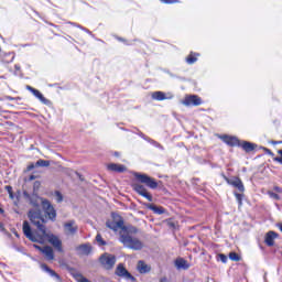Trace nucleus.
<instances>
[{"mask_svg":"<svg viewBox=\"0 0 282 282\" xmlns=\"http://www.w3.org/2000/svg\"><path fill=\"white\" fill-rule=\"evenodd\" d=\"M28 217L31 224H33V226H36L40 232H32V227H30V223H28V220H24L22 230L26 239L33 241L34 243H45V240L47 239L48 243H51V246H53V248H55L57 252H63V241H61V238H58L54 234H47V228L45 227L47 220L45 219V216H43L41 209H30L28 213Z\"/></svg>","mask_w":282,"mask_h":282,"instance_id":"obj_1","label":"nucleus"},{"mask_svg":"<svg viewBox=\"0 0 282 282\" xmlns=\"http://www.w3.org/2000/svg\"><path fill=\"white\" fill-rule=\"evenodd\" d=\"M119 241L124 246V248H129L130 250H142L144 248V243L138 238H133L126 231L119 232Z\"/></svg>","mask_w":282,"mask_h":282,"instance_id":"obj_2","label":"nucleus"},{"mask_svg":"<svg viewBox=\"0 0 282 282\" xmlns=\"http://www.w3.org/2000/svg\"><path fill=\"white\" fill-rule=\"evenodd\" d=\"M134 177L139 182H141V184H145V186H148V188H152V189L158 188V181H155V178H153L147 174L137 173V174H134Z\"/></svg>","mask_w":282,"mask_h":282,"instance_id":"obj_3","label":"nucleus"},{"mask_svg":"<svg viewBox=\"0 0 282 282\" xmlns=\"http://www.w3.org/2000/svg\"><path fill=\"white\" fill-rule=\"evenodd\" d=\"M42 208L51 221H56V209L47 199H42Z\"/></svg>","mask_w":282,"mask_h":282,"instance_id":"obj_4","label":"nucleus"},{"mask_svg":"<svg viewBox=\"0 0 282 282\" xmlns=\"http://www.w3.org/2000/svg\"><path fill=\"white\" fill-rule=\"evenodd\" d=\"M99 262L105 268V270H111L116 265V256L104 253L99 258Z\"/></svg>","mask_w":282,"mask_h":282,"instance_id":"obj_5","label":"nucleus"},{"mask_svg":"<svg viewBox=\"0 0 282 282\" xmlns=\"http://www.w3.org/2000/svg\"><path fill=\"white\" fill-rule=\"evenodd\" d=\"M78 232V225L76 220H68L64 223V234L68 237H74Z\"/></svg>","mask_w":282,"mask_h":282,"instance_id":"obj_6","label":"nucleus"},{"mask_svg":"<svg viewBox=\"0 0 282 282\" xmlns=\"http://www.w3.org/2000/svg\"><path fill=\"white\" fill-rule=\"evenodd\" d=\"M185 107H199L202 105V98L197 95H187L183 100Z\"/></svg>","mask_w":282,"mask_h":282,"instance_id":"obj_7","label":"nucleus"},{"mask_svg":"<svg viewBox=\"0 0 282 282\" xmlns=\"http://www.w3.org/2000/svg\"><path fill=\"white\" fill-rule=\"evenodd\" d=\"M115 274H117V276H122L123 279H127L128 281H135V278L127 271V268H124V264L120 263L117 265V269L115 271Z\"/></svg>","mask_w":282,"mask_h":282,"instance_id":"obj_8","label":"nucleus"},{"mask_svg":"<svg viewBox=\"0 0 282 282\" xmlns=\"http://www.w3.org/2000/svg\"><path fill=\"white\" fill-rule=\"evenodd\" d=\"M133 188H134L135 193H138L142 197H145V199H148V202H153V196L151 194H149V192L147 191V187H144V185L134 184Z\"/></svg>","mask_w":282,"mask_h":282,"instance_id":"obj_9","label":"nucleus"},{"mask_svg":"<svg viewBox=\"0 0 282 282\" xmlns=\"http://www.w3.org/2000/svg\"><path fill=\"white\" fill-rule=\"evenodd\" d=\"M226 182L230 184V186H234L239 191V193H243L246 191V187L243 186V182H241V178L234 177V178H226Z\"/></svg>","mask_w":282,"mask_h":282,"instance_id":"obj_10","label":"nucleus"},{"mask_svg":"<svg viewBox=\"0 0 282 282\" xmlns=\"http://www.w3.org/2000/svg\"><path fill=\"white\" fill-rule=\"evenodd\" d=\"M77 254L82 257H89L91 254V245L85 243V245H79L75 248Z\"/></svg>","mask_w":282,"mask_h":282,"instance_id":"obj_11","label":"nucleus"},{"mask_svg":"<svg viewBox=\"0 0 282 282\" xmlns=\"http://www.w3.org/2000/svg\"><path fill=\"white\" fill-rule=\"evenodd\" d=\"M25 197H28L31 206H33L34 208H39V206H41V204H43V200L42 199H45V198H41L39 197V195L36 194H33V195H28V194H24Z\"/></svg>","mask_w":282,"mask_h":282,"instance_id":"obj_12","label":"nucleus"},{"mask_svg":"<svg viewBox=\"0 0 282 282\" xmlns=\"http://www.w3.org/2000/svg\"><path fill=\"white\" fill-rule=\"evenodd\" d=\"M26 89H28V91H31V94H33V96H35V98H39V99L43 102V105H48V104H50V100H47V99L43 96V94H41V93L39 91V89H35V88L32 87V86H26Z\"/></svg>","mask_w":282,"mask_h":282,"instance_id":"obj_13","label":"nucleus"},{"mask_svg":"<svg viewBox=\"0 0 282 282\" xmlns=\"http://www.w3.org/2000/svg\"><path fill=\"white\" fill-rule=\"evenodd\" d=\"M279 238V234L276 231H269L264 236V243L269 247L274 246V239Z\"/></svg>","mask_w":282,"mask_h":282,"instance_id":"obj_14","label":"nucleus"},{"mask_svg":"<svg viewBox=\"0 0 282 282\" xmlns=\"http://www.w3.org/2000/svg\"><path fill=\"white\" fill-rule=\"evenodd\" d=\"M106 226H107V228H110V230L118 231L119 228L122 230V226H124V221L122 219H120L118 221L108 220L106 223Z\"/></svg>","mask_w":282,"mask_h":282,"instance_id":"obj_15","label":"nucleus"},{"mask_svg":"<svg viewBox=\"0 0 282 282\" xmlns=\"http://www.w3.org/2000/svg\"><path fill=\"white\" fill-rule=\"evenodd\" d=\"M108 171H112L113 173H124L127 171V166L117 163H110L107 165Z\"/></svg>","mask_w":282,"mask_h":282,"instance_id":"obj_16","label":"nucleus"},{"mask_svg":"<svg viewBox=\"0 0 282 282\" xmlns=\"http://www.w3.org/2000/svg\"><path fill=\"white\" fill-rule=\"evenodd\" d=\"M42 254L45 257L46 261H54V249L50 246H44Z\"/></svg>","mask_w":282,"mask_h":282,"instance_id":"obj_17","label":"nucleus"},{"mask_svg":"<svg viewBox=\"0 0 282 282\" xmlns=\"http://www.w3.org/2000/svg\"><path fill=\"white\" fill-rule=\"evenodd\" d=\"M137 270L140 274H147L148 272H151V265L145 264L144 261L140 260L137 264Z\"/></svg>","mask_w":282,"mask_h":282,"instance_id":"obj_18","label":"nucleus"},{"mask_svg":"<svg viewBox=\"0 0 282 282\" xmlns=\"http://www.w3.org/2000/svg\"><path fill=\"white\" fill-rule=\"evenodd\" d=\"M175 267L177 268V270H188V268H191V264L183 258H178L175 260Z\"/></svg>","mask_w":282,"mask_h":282,"instance_id":"obj_19","label":"nucleus"},{"mask_svg":"<svg viewBox=\"0 0 282 282\" xmlns=\"http://www.w3.org/2000/svg\"><path fill=\"white\" fill-rule=\"evenodd\" d=\"M14 61V53H1L0 54V62L4 64L12 63Z\"/></svg>","mask_w":282,"mask_h":282,"instance_id":"obj_20","label":"nucleus"},{"mask_svg":"<svg viewBox=\"0 0 282 282\" xmlns=\"http://www.w3.org/2000/svg\"><path fill=\"white\" fill-rule=\"evenodd\" d=\"M41 268H42V270H44V272H47L51 276H54L55 279H57V281H61V275H58V273H56V271L50 269V267H47V264H42Z\"/></svg>","mask_w":282,"mask_h":282,"instance_id":"obj_21","label":"nucleus"},{"mask_svg":"<svg viewBox=\"0 0 282 282\" xmlns=\"http://www.w3.org/2000/svg\"><path fill=\"white\" fill-rule=\"evenodd\" d=\"M148 208L150 210H153L155 215H164L166 213V209L162 206H156V205H148Z\"/></svg>","mask_w":282,"mask_h":282,"instance_id":"obj_22","label":"nucleus"},{"mask_svg":"<svg viewBox=\"0 0 282 282\" xmlns=\"http://www.w3.org/2000/svg\"><path fill=\"white\" fill-rule=\"evenodd\" d=\"M120 232H127V235H129L131 237V235H137L138 232V228L133 227V226H128L126 227L124 225L122 226Z\"/></svg>","mask_w":282,"mask_h":282,"instance_id":"obj_23","label":"nucleus"},{"mask_svg":"<svg viewBox=\"0 0 282 282\" xmlns=\"http://www.w3.org/2000/svg\"><path fill=\"white\" fill-rule=\"evenodd\" d=\"M225 142L229 147H237V144H239V139L235 137H225Z\"/></svg>","mask_w":282,"mask_h":282,"instance_id":"obj_24","label":"nucleus"},{"mask_svg":"<svg viewBox=\"0 0 282 282\" xmlns=\"http://www.w3.org/2000/svg\"><path fill=\"white\" fill-rule=\"evenodd\" d=\"M256 147H257L256 144L248 141H245L242 143V149L243 151H246V153H250L251 151H254Z\"/></svg>","mask_w":282,"mask_h":282,"instance_id":"obj_25","label":"nucleus"},{"mask_svg":"<svg viewBox=\"0 0 282 282\" xmlns=\"http://www.w3.org/2000/svg\"><path fill=\"white\" fill-rule=\"evenodd\" d=\"M197 56H199L198 53H191L187 57H186V63L188 65H194V63H197Z\"/></svg>","mask_w":282,"mask_h":282,"instance_id":"obj_26","label":"nucleus"},{"mask_svg":"<svg viewBox=\"0 0 282 282\" xmlns=\"http://www.w3.org/2000/svg\"><path fill=\"white\" fill-rule=\"evenodd\" d=\"M152 98H153V100H166V94H164L162 91H154L152 94Z\"/></svg>","mask_w":282,"mask_h":282,"instance_id":"obj_27","label":"nucleus"},{"mask_svg":"<svg viewBox=\"0 0 282 282\" xmlns=\"http://www.w3.org/2000/svg\"><path fill=\"white\" fill-rule=\"evenodd\" d=\"M229 259H230L231 261H241V257H240L239 253H237V252H230V253H229Z\"/></svg>","mask_w":282,"mask_h":282,"instance_id":"obj_28","label":"nucleus"},{"mask_svg":"<svg viewBox=\"0 0 282 282\" xmlns=\"http://www.w3.org/2000/svg\"><path fill=\"white\" fill-rule=\"evenodd\" d=\"M35 166H50V161H45V160H37L35 163Z\"/></svg>","mask_w":282,"mask_h":282,"instance_id":"obj_29","label":"nucleus"},{"mask_svg":"<svg viewBox=\"0 0 282 282\" xmlns=\"http://www.w3.org/2000/svg\"><path fill=\"white\" fill-rule=\"evenodd\" d=\"M268 195L272 198V199H275L276 202H279V199H281V196H279V194L272 192V191H269L268 192Z\"/></svg>","mask_w":282,"mask_h":282,"instance_id":"obj_30","label":"nucleus"},{"mask_svg":"<svg viewBox=\"0 0 282 282\" xmlns=\"http://www.w3.org/2000/svg\"><path fill=\"white\" fill-rule=\"evenodd\" d=\"M96 241H97V243H99V246H107V242H105V240H102V236H100V234H98L96 236Z\"/></svg>","mask_w":282,"mask_h":282,"instance_id":"obj_31","label":"nucleus"},{"mask_svg":"<svg viewBox=\"0 0 282 282\" xmlns=\"http://www.w3.org/2000/svg\"><path fill=\"white\" fill-rule=\"evenodd\" d=\"M55 197L57 204H61V202H63V194H61V192H55Z\"/></svg>","mask_w":282,"mask_h":282,"instance_id":"obj_32","label":"nucleus"},{"mask_svg":"<svg viewBox=\"0 0 282 282\" xmlns=\"http://www.w3.org/2000/svg\"><path fill=\"white\" fill-rule=\"evenodd\" d=\"M218 257H219L221 263H227L228 262V257H226V254L219 253Z\"/></svg>","mask_w":282,"mask_h":282,"instance_id":"obj_33","label":"nucleus"},{"mask_svg":"<svg viewBox=\"0 0 282 282\" xmlns=\"http://www.w3.org/2000/svg\"><path fill=\"white\" fill-rule=\"evenodd\" d=\"M7 193H9L10 197H12V186L7 185L6 187Z\"/></svg>","mask_w":282,"mask_h":282,"instance_id":"obj_34","label":"nucleus"},{"mask_svg":"<svg viewBox=\"0 0 282 282\" xmlns=\"http://www.w3.org/2000/svg\"><path fill=\"white\" fill-rule=\"evenodd\" d=\"M242 197H243V195H241V194H236V198H237V200L239 202V205H240V206H241V204H242V202H241Z\"/></svg>","mask_w":282,"mask_h":282,"instance_id":"obj_35","label":"nucleus"},{"mask_svg":"<svg viewBox=\"0 0 282 282\" xmlns=\"http://www.w3.org/2000/svg\"><path fill=\"white\" fill-rule=\"evenodd\" d=\"M35 166H36V164L31 163L28 165L26 171H32V170H34Z\"/></svg>","mask_w":282,"mask_h":282,"instance_id":"obj_36","label":"nucleus"},{"mask_svg":"<svg viewBox=\"0 0 282 282\" xmlns=\"http://www.w3.org/2000/svg\"><path fill=\"white\" fill-rule=\"evenodd\" d=\"M33 248H35V250H39L40 252H43V247L39 245H33Z\"/></svg>","mask_w":282,"mask_h":282,"instance_id":"obj_37","label":"nucleus"},{"mask_svg":"<svg viewBox=\"0 0 282 282\" xmlns=\"http://www.w3.org/2000/svg\"><path fill=\"white\" fill-rule=\"evenodd\" d=\"M273 189L275 191V193H282V188L279 186H274Z\"/></svg>","mask_w":282,"mask_h":282,"instance_id":"obj_38","label":"nucleus"},{"mask_svg":"<svg viewBox=\"0 0 282 282\" xmlns=\"http://www.w3.org/2000/svg\"><path fill=\"white\" fill-rule=\"evenodd\" d=\"M7 99H8V100H21L20 97H18V98H14V97H7Z\"/></svg>","mask_w":282,"mask_h":282,"instance_id":"obj_39","label":"nucleus"},{"mask_svg":"<svg viewBox=\"0 0 282 282\" xmlns=\"http://www.w3.org/2000/svg\"><path fill=\"white\" fill-rule=\"evenodd\" d=\"M274 160L275 162H279L280 164H282V158L276 156Z\"/></svg>","mask_w":282,"mask_h":282,"instance_id":"obj_40","label":"nucleus"},{"mask_svg":"<svg viewBox=\"0 0 282 282\" xmlns=\"http://www.w3.org/2000/svg\"><path fill=\"white\" fill-rule=\"evenodd\" d=\"M264 151H265V153H269V155H272V151H270V149L264 148Z\"/></svg>","mask_w":282,"mask_h":282,"instance_id":"obj_41","label":"nucleus"},{"mask_svg":"<svg viewBox=\"0 0 282 282\" xmlns=\"http://www.w3.org/2000/svg\"><path fill=\"white\" fill-rule=\"evenodd\" d=\"M272 144H282V141H272Z\"/></svg>","mask_w":282,"mask_h":282,"instance_id":"obj_42","label":"nucleus"},{"mask_svg":"<svg viewBox=\"0 0 282 282\" xmlns=\"http://www.w3.org/2000/svg\"><path fill=\"white\" fill-rule=\"evenodd\" d=\"M14 67H15L17 72H20V70H21V66L15 65Z\"/></svg>","mask_w":282,"mask_h":282,"instance_id":"obj_43","label":"nucleus"},{"mask_svg":"<svg viewBox=\"0 0 282 282\" xmlns=\"http://www.w3.org/2000/svg\"><path fill=\"white\" fill-rule=\"evenodd\" d=\"M162 3H171V0H161Z\"/></svg>","mask_w":282,"mask_h":282,"instance_id":"obj_44","label":"nucleus"},{"mask_svg":"<svg viewBox=\"0 0 282 282\" xmlns=\"http://www.w3.org/2000/svg\"><path fill=\"white\" fill-rule=\"evenodd\" d=\"M3 213L6 212L3 210V208L0 207V214L3 215Z\"/></svg>","mask_w":282,"mask_h":282,"instance_id":"obj_45","label":"nucleus"},{"mask_svg":"<svg viewBox=\"0 0 282 282\" xmlns=\"http://www.w3.org/2000/svg\"><path fill=\"white\" fill-rule=\"evenodd\" d=\"M160 282H166V278L161 279Z\"/></svg>","mask_w":282,"mask_h":282,"instance_id":"obj_46","label":"nucleus"},{"mask_svg":"<svg viewBox=\"0 0 282 282\" xmlns=\"http://www.w3.org/2000/svg\"><path fill=\"white\" fill-rule=\"evenodd\" d=\"M278 153H279V155H281V158H282V150H279Z\"/></svg>","mask_w":282,"mask_h":282,"instance_id":"obj_47","label":"nucleus"},{"mask_svg":"<svg viewBox=\"0 0 282 282\" xmlns=\"http://www.w3.org/2000/svg\"><path fill=\"white\" fill-rule=\"evenodd\" d=\"M30 180L32 181V180H35V176L34 175H31L30 176Z\"/></svg>","mask_w":282,"mask_h":282,"instance_id":"obj_48","label":"nucleus"},{"mask_svg":"<svg viewBox=\"0 0 282 282\" xmlns=\"http://www.w3.org/2000/svg\"><path fill=\"white\" fill-rule=\"evenodd\" d=\"M0 54H2V53H1V47H0Z\"/></svg>","mask_w":282,"mask_h":282,"instance_id":"obj_49","label":"nucleus"},{"mask_svg":"<svg viewBox=\"0 0 282 282\" xmlns=\"http://www.w3.org/2000/svg\"><path fill=\"white\" fill-rule=\"evenodd\" d=\"M170 226H174L173 224H170Z\"/></svg>","mask_w":282,"mask_h":282,"instance_id":"obj_50","label":"nucleus"},{"mask_svg":"<svg viewBox=\"0 0 282 282\" xmlns=\"http://www.w3.org/2000/svg\"><path fill=\"white\" fill-rule=\"evenodd\" d=\"M0 228H1V223H0Z\"/></svg>","mask_w":282,"mask_h":282,"instance_id":"obj_51","label":"nucleus"}]
</instances>
